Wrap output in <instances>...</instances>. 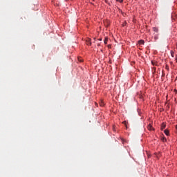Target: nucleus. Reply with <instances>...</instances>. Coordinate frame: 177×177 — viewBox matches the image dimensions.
<instances>
[{
    "label": "nucleus",
    "instance_id": "nucleus-1",
    "mask_svg": "<svg viewBox=\"0 0 177 177\" xmlns=\"http://www.w3.org/2000/svg\"><path fill=\"white\" fill-rule=\"evenodd\" d=\"M163 129H165V124L162 123L161 127H160V130L163 131Z\"/></svg>",
    "mask_w": 177,
    "mask_h": 177
},
{
    "label": "nucleus",
    "instance_id": "nucleus-9",
    "mask_svg": "<svg viewBox=\"0 0 177 177\" xmlns=\"http://www.w3.org/2000/svg\"><path fill=\"white\" fill-rule=\"evenodd\" d=\"M122 124H124V126L126 127V129H127V122L126 121L122 122Z\"/></svg>",
    "mask_w": 177,
    "mask_h": 177
},
{
    "label": "nucleus",
    "instance_id": "nucleus-13",
    "mask_svg": "<svg viewBox=\"0 0 177 177\" xmlns=\"http://www.w3.org/2000/svg\"><path fill=\"white\" fill-rule=\"evenodd\" d=\"M116 1H117V2H120L121 3V2H123L124 0H116Z\"/></svg>",
    "mask_w": 177,
    "mask_h": 177
},
{
    "label": "nucleus",
    "instance_id": "nucleus-19",
    "mask_svg": "<svg viewBox=\"0 0 177 177\" xmlns=\"http://www.w3.org/2000/svg\"><path fill=\"white\" fill-rule=\"evenodd\" d=\"M176 47H177V44H176Z\"/></svg>",
    "mask_w": 177,
    "mask_h": 177
},
{
    "label": "nucleus",
    "instance_id": "nucleus-12",
    "mask_svg": "<svg viewBox=\"0 0 177 177\" xmlns=\"http://www.w3.org/2000/svg\"><path fill=\"white\" fill-rule=\"evenodd\" d=\"M78 62H83V59H81V58L78 57Z\"/></svg>",
    "mask_w": 177,
    "mask_h": 177
},
{
    "label": "nucleus",
    "instance_id": "nucleus-4",
    "mask_svg": "<svg viewBox=\"0 0 177 177\" xmlns=\"http://www.w3.org/2000/svg\"><path fill=\"white\" fill-rule=\"evenodd\" d=\"M138 44H139L140 45H143L145 44V41L143 40H140L139 41H138Z\"/></svg>",
    "mask_w": 177,
    "mask_h": 177
},
{
    "label": "nucleus",
    "instance_id": "nucleus-6",
    "mask_svg": "<svg viewBox=\"0 0 177 177\" xmlns=\"http://www.w3.org/2000/svg\"><path fill=\"white\" fill-rule=\"evenodd\" d=\"M160 140H162V142H167V139L164 137H161Z\"/></svg>",
    "mask_w": 177,
    "mask_h": 177
},
{
    "label": "nucleus",
    "instance_id": "nucleus-18",
    "mask_svg": "<svg viewBox=\"0 0 177 177\" xmlns=\"http://www.w3.org/2000/svg\"><path fill=\"white\" fill-rule=\"evenodd\" d=\"M94 105L97 106V102H95V104H94Z\"/></svg>",
    "mask_w": 177,
    "mask_h": 177
},
{
    "label": "nucleus",
    "instance_id": "nucleus-7",
    "mask_svg": "<svg viewBox=\"0 0 177 177\" xmlns=\"http://www.w3.org/2000/svg\"><path fill=\"white\" fill-rule=\"evenodd\" d=\"M86 45L91 46V43L90 42V39H88V40L86 41Z\"/></svg>",
    "mask_w": 177,
    "mask_h": 177
},
{
    "label": "nucleus",
    "instance_id": "nucleus-8",
    "mask_svg": "<svg viewBox=\"0 0 177 177\" xmlns=\"http://www.w3.org/2000/svg\"><path fill=\"white\" fill-rule=\"evenodd\" d=\"M107 41H108V38L105 37V39H104V44H107Z\"/></svg>",
    "mask_w": 177,
    "mask_h": 177
},
{
    "label": "nucleus",
    "instance_id": "nucleus-15",
    "mask_svg": "<svg viewBox=\"0 0 177 177\" xmlns=\"http://www.w3.org/2000/svg\"><path fill=\"white\" fill-rule=\"evenodd\" d=\"M176 132H177V125H176Z\"/></svg>",
    "mask_w": 177,
    "mask_h": 177
},
{
    "label": "nucleus",
    "instance_id": "nucleus-11",
    "mask_svg": "<svg viewBox=\"0 0 177 177\" xmlns=\"http://www.w3.org/2000/svg\"><path fill=\"white\" fill-rule=\"evenodd\" d=\"M170 56H171L172 57H174V51L170 50Z\"/></svg>",
    "mask_w": 177,
    "mask_h": 177
},
{
    "label": "nucleus",
    "instance_id": "nucleus-3",
    "mask_svg": "<svg viewBox=\"0 0 177 177\" xmlns=\"http://www.w3.org/2000/svg\"><path fill=\"white\" fill-rule=\"evenodd\" d=\"M164 133L165 134V136H169V130H167V129L164 130Z\"/></svg>",
    "mask_w": 177,
    "mask_h": 177
},
{
    "label": "nucleus",
    "instance_id": "nucleus-16",
    "mask_svg": "<svg viewBox=\"0 0 177 177\" xmlns=\"http://www.w3.org/2000/svg\"><path fill=\"white\" fill-rule=\"evenodd\" d=\"M98 41H102V39H98Z\"/></svg>",
    "mask_w": 177,
    "mask_h": 177
},
{
    "label": "nucleus",
    "instance_id": "nucleus-14",
    "mask_svg": "<svg viewBox=\"0 0 177 177\" xmlns=\"http://www.w3.org/2000/svg\"><path fill=\"white\" fill-rule=\"evenodd\" d=\"M176 62L177 63V55H176Z\"/></svg>",
    "mask_w": 177,
    "mask_h": 177
},
{
    "label": "nucleus",
    "instance_id": "nucleus-10",
    "mask_svg": "<svg viewBox=\"0 0 177 177\" xmlns=\"http://www.w3.org/2000/svg\"><path fill=\"white\" fill-rule=\"evenodd\" d=\"M153 32H158V28H153Z\"/></svg>",
    "mask_w": 177,
    "mask_h": 177
},
{
    "label": "nucleus",
    "instance_id": "nucleus-2",
    "mask_svg": "<svg viewBox=\"0 0 177 177\" xmlns=\"http://www.w3.org/2000/svg\"><path fill=\"white\" fill-rule=\"evenodd\" d=\"M148 131H153V127H151V124H148Z\"/></svg>",
    "mask_w": 177,
    "mask_h": 177
},
{
    "label": "nucleus",
    "instance_id": "nucleus-17",
    "mask_svg": "<svg viewBox=\"0 0 177 177\" xmlns=\"http://www.w3.org/2000/svg\"><path fill=\"white\" fill-rule=\"evenodd\" d=\"M125 26V24H122V27H124Z\"/></svg>",
    "mask_w": 177,
    "mask_h": 177
},
{
    "label": "nucleus",
    "instance_id": "nucleus-5",
    "mask_svg": "<svg viewBox=\"0 0 177 177\" xmlns=\"http://www.w3.org/2000/svg\"><path fill=\"white\" fill-rule=\"evenodd\" d=\"M98 105H100V107H104V102L100 101V102L98 103Z\"/></svg>",
    "mask_w": 177,
    "mask_h": 177
}]
</instances>
